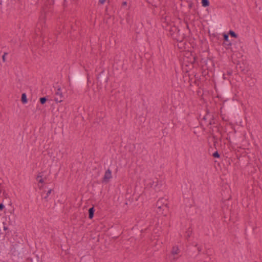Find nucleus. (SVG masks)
<instances>
[{
  "label": "nucleus",
  "mask_w": 262,
  "mask_h": 262,
  "mask_svg": "<svg viewBox=\"0 0 262 262\" xmlns=\"http://www.w3.org/2000/svg\"><path fill=\"white\" fill-rule=\"evenodd\" d=\"M170 34L173 39L178 41H182L184 37V34L181 32L180 30L176 26L171 28Z\"/></svg>",
  "instance_id": "obj_1"
},
{
  "label": "nucleus",
  "mask_w": 262,
  "mask_h": 262,
  "mask_svg": "<svg viewBox=\"0 0 262 262\" xmlns=\"http://www.w3.org/2000/svg\"><path fill=\"white\" fill-rule=\"evenodd\" d=\"M109 77L108 73L105 72L104 70H102L97 76V83L100 84H107Z\"/></svg>",
  "instance_id": "obj_2"
},
{
  "label": "nucleus",
  "mask_w": 262,
  "mask_h": 262,
  "mask_svg": "<svg viewBox=\"0 0 262 262\" xmlns=\"http://www.w3.org/2000/svg\"><path fill=\"white\" fill-rule=\"evenodd\" d=\"M73 80L76 84L83 85L85 83L84 77L80 73H76L73 76Z\"/></svg>",
  "instance_id": "obj_3"
},
{
  "label": "nucleus",
  "mask_w": 262,
  "mask_h": 262,
  "mask_svg": "<svg viewBox=\"0 0 262 262\" xmlns=\"http://www.w3.org/2000/svg\"><path fill=\"white\" fill-rule=\"evenodd\" d=\"M223 46L226 49H229L232 45L231 42L229 40V34L226 33H223Z\"/></svg>",
  "instance_id": "obj_4"
},
{
  "label": "nucleus",
  "mask_w": 262,
  "mask_h": 262,
  "mask_svg": "<svg viewBox=\"0 0 262 262\" xmlns=\"http://www.w3.org/2000/svg\"><path fill=\"white\" fill-rule=\"evenodd\" d=\"M63 96L61 92V89L58 88L57 89V92L55 93V97L54 98V101H56L57 103L61 102L63 101Z\"/></svg>",
  "instance_id": "obj_5"
},
{
  "label": "nucleus",
  "mask_w": 262,
  "mask_h": 262,
  "mask_svg": "<svg viewBox=\"0 0 262 262\" xmlns=\"http://www.w3.org/2000/svg\"><path fill=\"white\" fill-rule=\"evenodd\" d=\"M8 233V228L5 222L0 223V234L6 235Z\"/></svg>",
  "instance_id": "obj_6"
},
{
  "label": "nucleus",
  "mask_w": 262,
  "mask_h": 262,
  "mask_svg": "<svg viewBox=\"0 0 262 262\" xmlns=\"http://www.w3.org/2000/svg\"><path fill=\"white\" fill-rule=\"evenodd\" d=\"M112 177V171L110 169H108L105 172L104 177L102 179V182L107 183L109 182Z\"/></svg>",
  "instance_id": "obj_7"
},
{
  "label": "nucleus",
  "mask_w": 262,
  "mask_h": 262,
  "mask_svg": "<svg viewBox=\"0 0 262 262\" xmlns=\"http://www.w3.org/2000/svg\"><path fill=\"white\" fill-rule=\"evenodd\" d=\"M163 201H166V200H164L163 198L159 199L157 202L156 206L158 208L164 207L166 209V212H167L168 210V204L167 203H164L163 202Z\"/></svg>",
  "instance_id": "obj_8"
},
{
  "label": "nucleus",
  "mask_w": 262,
  "mask_h": 262,
  "mask_svg": "<svg viewBox=\"0 0 262 262\" xmlns=\"http://www.w3.org/2000/svg\"><path fill=\"white\" fill-rule=\"evenodd\" d=\"M179 252H180V249H179L178 246H175L172 247L171 251V253L172 255H174L178 254L179 253Z\"/></svg>",
  "instance_id": "obj_9"
},
{
  "label": "nucleus",
  "mask_w": 262,
  "mask_h": 262,
  "mask_svg": "<svg viewBox=\"0 0 262 262\" xmlns=\"http://www.w3.org/2000/svg\"><path fill=\"white\" fill-rule=\"evenodd\" d=\"M95 212V209L94 207H92L89 209V218L92 219L94 217Z\"/></svg>",
  "instance_id": "obj_10"
},
{
  "label": "nucleus",
  "mask_w": 262,
  "mask_h": 262,
  "mask_svg": "<svg viewBox=\"0 0 262 262\" xmlns=\"http://www.w3.org/2000/svg\"><path fill=\"white\" fill-rule=\"evenodd\" d=\"M21 101L23 104H26L27 103L28 99H27V95H26V93L22 94L21 97Z\"/></svg>",
  "instance_id": "obj_11"
},
{
  "label": "nucleus",
  "mask_w": 262,
  "mask_h": 262,
  "mask_svg": "<svg viewBox=\"0 0 262 262\" xmlns=\"http://www.w3.org/2000/svg\"><path fill=\"white\" fill-rule=\"evenodd\" d=\"M201 3L202 6L204 7H207L209 6V0H201Z\"/></svg>",
  "instance_id": "obj_12"
},
{
  "label": "nucleus",
  "mask_w": 262,
  "mask_h": 262,
  "mask_svg": "<svg viewBox=\"0 0 262 262\" xmlns=\"http://www.w3.org/2000/svg\"><path fill=\"white\" fill-rule=\"evenodd\" d=\"M40 174H41V173H39L37 175V178H36V180L38 181L39 183H43L44 182V181H43V179L42 178V175H41Z\"/></svg>",
  "instance_id": "obj_13"
},
{
  "label": "nucleus",
  "mask_w": 262,
  "mask_h": 262,
  "mask_svg": "<svg viewBox=\"0 0 262 262\" xmlns=\"http://www.w3.org/2000/svg\"><path fill=\"white\" fill-rule=\"evenodd\" d=\"M55 0H47L46 2V5L47 6V5H50V7H49V9L51 8V6L54 4Z\"/></svg>",
  "instance_id": "obj_14"
},
{
  "label": "nucleus",
  "mask_w": 262,
  "mask_h": 262,
  "mask_svg": "<svg viewBox=\"0 0 262 262\" xmlns=\"http://www.w3.org/2000/svg\"><path fill=\"white\" fill-rule=\"evenodd\" d=\"M52 190H52V189H50V190H49L47 191V193H46V196H45L43 197V199L46 200V202H48V201H49V200H48V196H49V195L51 194V192H52Z\"/></svg>",
  "instance_id": "obj_15"
},
{
  "label": "nucleus",
  "mask_w": 262,
  "mask_h": 262,
  "mask_svg": "<svg viewBox=\"0 0 262 262\" xmlns=\"http://www.w3.org/2000/svg\"><path fill=\"white\" fill-rule=\"evenodd\" d=\"M158 208L159 210L157 212L159 213L166 215V214H164V212H163L164 211H165V213H166V209L164 207H160V208Z\"/></svg>",
  "instance_id": "obj_16"
},
{
  "label": "nucleus",
  "mask_w": 262,
  "mask_h": 262,
  "mask_svg": "<svg viewBox=\"0 0 262 262\" xmlns=\"http://www.w3.org/2000/svg\"><path fill=\"white\" fill-rule=\"evenodd\" d=\"M231 37L234 38H237V34L233 31L230 30L229 34Z\"/></svg>",
  "instance_id": "obj_17"
},
{
  "label": "nucleus",
  "mask_w": 262,
  "mask_h": 262,
  "mask_svg": "<svg viewBox=\"0 0 262 262\" xmlns=\"http://www.w3.org/2000/svg\"><path fill=\"white\" fill-rule=\"evenodd\" d=\"M47 100L48 99L46 97H41L39 99V102L41 104H44L46 102Z\"/></svg>",
  "instance_id": "obj_18"
},
{
  "label": "nucleus",
  "mask_w": 262,
  "mask_h": 262,
  "mask_svg": "<svg viewBox=\"0 0 262 262\" xmlns=\"http://www.w3.org/2000/svg\"><path fill=\"white\" fill-rule=\"evenodd\" d=\"M212 156L214 158H219L220 157V155L219 154L217 151H216L213 154Z\"/></svg>",
  "instance_id": "obj_19"
},
{
  "label": "nucleus",
  "mask_w": 262,
  "mask_h": 262,
  "mask_svg": "<svg viewBox=\"0 0 262 262\" xmlns=\"http://www.w3.org/2000/svg\"><path fill=\"white\" fill-rule=\"evenodd\" d=\"M7 54V53H4V55L2 56V59H3V62H5L6 61V55Z\"/></svg>",
  "instance_id": "obj_20"
},
{
  "label": "nucleus",
  "mask_w": 262,
  "mask_h": 262,
  "mask_svg": "<svg viewBox=\"0 0 262 262\" xmlns=\"http://www.w3.org/2000/svg\"><path fill=\"white\" fill-rule=\"evenodd\" d=\"M186 233H187V238H188V237H190V234H191V231L188 230V231L186 232Z\"/></svg>",
  "instance_id": "obj_21"
},
{
  "label": "nucleus",
  "mask_w": 262,
  "mask_h": 262,
  "mask_svg": "<svg viewBox=\"0 0 262 262\" xmlns=\"http://www.w3.org/2000/svg\"><path fill=\"white\" fill-rule=\"evenodd\" d=\"M44 11H45V14L46 17H47L48 15V12H47L46 8H44Z\"/></svg>",
  "instance_id": "obj_22"
},
{
  "label": "nucleus",
  "mask_w": 262,
  "mask_h": 262,
  "mask_svg": "<svg viewBox=\"0 0 262 262\" xmlns=\"http://www.w3.org/2000/svg\"><path fill=\"white\" fill-rule=\"evenodd\" d=\"M5 207V206L3 204L0 203V210H2Z\"/></svg>",
  "instance_id": "obj_23"
},
{
  "label": "nucleus",
  "mask_w": 262,
  "mask_h": 262,
  "mask_svg": "<svg viewBox=\"0 0 262 262\" xmlns=\"http://www.w3.org/2000/svg\"><path fill=\"white\" fill-rule=\"evenodd\" d=\"M106 1V0H99V3L101 4V5H103L105 2Z\"/></svg>",
  "instance_id": "obj_24"
},
{
  "label": "nucleus",
  "mask_w": 262,
  "mask_h": 262,
  "mask_svg": "<svg viewBox=\"0 0 262 262\" xmlns=\"http://www.w3.org/2000/svg\"><path fill=\"white\" fill-rule=\"evenodd\" d=\"M87 81H88V83L90 82L89 75L88 74V76H87Z\"/></svg>",
  "instance_id": "obj_25"
},
{
  "label": "nucleus",
  "mask_w": 262,
  "mask_h": 262,
  "mask_svg": "<svg viewBox=\"0 0 262 262\" xmlns=\"http://www.w3.org/2000/svg\"><path fill=\"white\" fill-rule=\"evenodd\" d=\"M198 251L199 253L201 251V247H198Z\"/></svg>",
  "instance_id": "obj_26"
},
{
  "label": "nucleus",
  "mask_w": 262,
  "mask_h": 262,
  "mask_svg": "<svg viewBox=\"0 0 262 262\" xmlns=\"http://www.w3.org/2000/svg\"><path fill=\"white\" fill-rule=\"evenodd\" d=\"M207 119V115H205L204 117H203V120L206 121Z\"/></svg>",
  "instance_id": "obj_27"
},
{
  "label": "nucleus",
  "mask_w": 262,
  "mask_h": 262,
  "mask_svg": "<svg viewBox=\"0 0 262 262\" xmlns=\"http://www.w3.org/2000/svg\"><path fill=\"white\" fill-rule=\"evenodd\" d=\"M68 80H69V86H71V83L70 78L69 76V78H68Z\"/></svg>",
  "instance_id": "obj_28"
},
{
  "label": "nucleus",
  "mask_w": 262,
  "mask_h": 262,
  "mask_svg": "<svg viewBox=\"0 0 262 262\" xmlns=\"http://www.w3.org/2000/svg\"><path fill=\"white\" fill-rule=\"evenodd\" d=\"M126 4V2H124L123 3V5H125Z\"/></svg>",
  "instance_id": "obj_29"
},
{
  "label": "nucleus",
  "mask_w": 262,
  "mask_h": 262,
  "mask_svg": "<svg viewBox=\"0 0 262 262\" xmlns=\"http://www.w3.org/2000/svg\"><path fill=\"white\" fill-rule=\"evenodd\" d=\"M228 75H231V72H228Z\"/></svg>",
  "instance_id": "obj_30"
},
{
  "label": "nucleus",
  "mask_w": 262,
  "mask_h": 262,
  "mask_svg": "<svg viewBox=\"0 0 262 262\" xmlns=\"http://www.w3.org/2000/svg\"><path fill=\"white\" fill-rule=\"evenodd\" d=\"M209 61H210L211 62H212V60H211V59H209Z\"/></svg>",
  "instance_id": "obj_31"
},
{
  "label": "nucleus",
  "mask_w": 262,
  "mask_h": 262,
  "mask_svg": "<svg viewBox=\"0 0 262 262\" xmlns=\"http://www.w3.org/2000/svg\"><path fill=\"white\" fill-rule=\"evenodd\" d=\"M228 95H229V94H228H228H226V96H228Z\"/></svg>",
  "instance_id": "obj_32"
},
{
  "label": "nucleus",
  "mask_w": 262,
  "mask_h": 262,
  "mask_svg": "<svg viewBox=\"0 0 262 262\" xmlns=\"http://www.w3.org/2000/svg\"><path fill=\"white\" fill-rule=\"evenodd\" d=\"M208 123H209V124H211V122H210V121L208 122Z\"/></svg>",
  "instance_id": "obj_33"
}]
</instances>
